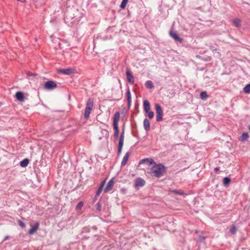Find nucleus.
<instances>
[{"label":"nucleus","mask_w":250,"mask_h":250,"mask_svg":"<svg viewBox=\"0 0 250 250\" xmlns=\"http://www.w3.org/2000/svg\"><path fill=\"white\" fill-rule=\"evenodd\" d=\"M151 168V173L152 176L160 177L166 172L167 167L162 164H157L155 162Z\"/></svg>","instance_id":"nucleus-1"},{"label":"nucleus","mask_w":250,"mask_h":250,"mask_svg":"<svg viewBox=\"0 0 250 250\" xmlns=\"http://www.w3.org/2000/svg\"><path fill=\"white\" fill-rule=\"evenodd\" d=\"M93 99L92 98L89 99L87 101L86 107L85 108V112L84 114L85 119H88L89 118V115L93 108Z\"/></svg>","instance_id":"nucleus-2"},{"label":"nucleus","mask_w":250,"mask_h":250,"mask_svg":"<svg viewBox=\"0 0 250 250\" xmlns=\"http://www.w3.org/2000/svg\"><path fill=\"white\" fill-rule=\"evenodd\" d=\"M150 104L148 101L145 100L144 101V109L146 114H147L148 117L151 119L154 117V112L150 111Z\"/></svg>","instance_id":"nucleus-3"},{"label":"nucleus","mask_w":250,"mask_h":250,"mask_svg":"<svg viewBox=\"0 0 250 250\" xmlns=\"http://www.w3.org/2000/svg\"><path fill=\"white\" fill-rule=\"evenodd\" d=\"M155 109L156 113V121L158 122L163 121V112L161 105L159 104H155Z\"/></svg>","instance_id":"nucleus-4"},{"label":"nucleus","mask_w":250,"mask_h":250,"mask_svg":"<svg viewBox=\"0 0 250 250\" xmlns=\"http://www.w3.org/2000/svg\"><path fill=\"white\" fill-rule=\"evenodd\" d=\"M57 87L56 82L53 81H49L46 82L44 85V88L46 90H51L54 89Z\"/></svg>","instance_id":"nucleus-5"},{"label":"nucleus","mask_w":250,"mask_h":250,"mask_svg":"<svg viewBox=\"0 0 250 250\" xmlns=\"http://www.w3.org/2000/svg\"><path fill=\"white\" fill-rule=\"evenodd\" d=\"M169 34L170 36L175 40V41L178 42L180 43L183 42V39L178 36L176 31L171 29L169 32Z\"/></svg>","instance_id":"nucleus-6"},{"label":"nucleus","mask_w":250,"mask_h":250,"mask_svg":"<svg viewBox=\"0 0 250 250\" xmlns=\"http://www.w3.org/2000/svg\"><path fill=\"white\" fill-rule=\"evenodd\" d=\"M124 129H123L122 132L119 139V146L118 148V155H120L123 146L124 140Z\"/></svg>","instance_id":"nucleus-7"},{"label":"nucleus","mask_w":250,"mask_h":250,"mask_svg":"<svg viewBox=\"0 0 250 250\" xmlns=\"http://www.w3.org/2000/svg\"><path fill=\"white\" fill-rule=\"evenodd\" d=\"M58 72L65 75H70L74 73L75 69L71 68H68L66 69H60Z\"/></svg>","instance_id":"nucleus-8"},{"label":"nucleus","mask_w":250,"mask_h":250,"mask_svg":"<svg viewBox=\"0 0 250 250\" xmlns=\"http://www.w3.org/2000/svg\"><path fill=\"white\" fill-rule=\"evenodd\" d=\"M154 163H155V162L153 159L151 158H146L140 161L139 163V165H140L141 164H146V165L149 166L151 164H154Z\"/></svg>","instance_id":"nucleus-9"},{"label":"nucleus","mask_w":250,"mask_h":250,"mask_svg":"<svg viewBox=\"0 0 250 250\" xmlns=\"http://www.w3.org/2000/svg\"><path fill=\"white\" fill-rule=\"evenodd\" d=\"M145 184L146 182L144 179L141 178H138L136 180L134 186L136 188L137 187H143Z\"/></svg>","instance_id":"nucleus-10"},{"label":"nucleus","mask_w":250,"mask_h":250,"mask_svg":"<svg viewBox=\"0 0 250 250\" xmlns=\"http://www.w3.org/2000/svg\"><path fill=\"white\" fill-rule=\"evenodd\" d=\"M114 184V182L113 179H110L104 189V192L106 193L111 190L113 187Z\"/></svg>","instance_id":"nucleus-11"},{"label":"nucleus","mask_w":250,"mask_h":250,"mask_svg":"<svg viewBox=\"0 0 250 250\" xmlns=\"http://www.w3.org/2000/svg\"><path fill=\"white\" fill-rule=\"evenodd\" d=\"M40 223L37 222L36 223L34 226H32L31 228L29 230L28 233L30 235L34 234L38 229L39 227Z\"/></svg>","instance_id":"nucleus-12"},{"label":"nucleus","mask_w":250,"mask_h":250,"mask_svg":"<svg viewBox=\"0 0 250 250\" xmlns=\"http://www.w3.org/2000/svg\"><path fill=\"white\" fill-rule=\"evenodd\" d=\"M126 76L128 82L131 84H133L134 83V78L129 70L126 71Z\"/></svg>","instance_id":"nucleus-13"},{"label":"nucleus","mask_w":250,"mask_h":250,"mask_svg":"<svg viewBox=\"0 0 250 250\" xmlns=\"http://www.w3.org/2000/svg\"><path fill=\"white\" fill-rule=\"evenodd\" d=\"M16 98L20 102H23L25 99L23 93L21 91H19L16 93Z\"/></svg>","instance_id":"nucleus-14"},{"label":"nucleus","mask_w":250,"mask_h":250,"mask_svg":"<svg viewBox=\"0 0 250 250\" xmlns=\"http://www.w3.org/2000/svg\"><path fill=\"white\" fill-rule=\"evenodd\" d=\"M126 95V97H127L128 106L129 107V106H130L131 104V92H130L129 87L127 88Z\"/></svg>","instance_id":"nucleus-15"},{"label":"nucleus","mask_w":250,"mask_h":250,"mask_svg":"<svg viewBox=\"0 0 250 250\" xmlns=\"http://www.w3.org/2000/svg\"><path fill=\"white\" fill-rule=\"evenodd\" d=\"M120 119V113L119 112H116L113 118V126H118V123Z\"/></svg>","instance_id":"nucleus-16"},{"label":"nucleus","mask_w":250,"mask_h":250,"mask_svg":"<svg viewBox=\"0 0 250 250\" xmlns=\"http://www.w3.org/2000/svg\"><path fill=\"white\" fill-rule=\"evenodd\" d=\"M144 129L147 131L150 130V122L147 119H145L143 122Z\"/></svg>","instance_id":"nucleus-17"},{"label":"nucleus","mask_w":250,"mask_h":250,"mask_svg":"<svg viewBox=\"0 0 250 250\" xmlns=\"http://www.w3.org/2000/svg\"><path fill=\"white\" fill-rule=\"evenodd\" d=\"M30 160L28 158H25L20 162V166L22 167H25L28 166Z\"/></svg>","instance_id":"nucleus-18"},{"label":"nucleus","mask_w":250,"mask_h":250,"mask_svg":"<svg viewBox=\"0 0 250 250\" xmlns=\"http://www.w3.org/2000/svg\"><path fill=\"white\" fill-rule=\"evenodd\" d=\"M230 181L231 180L230 178L228 177H225L223 179V182L224 186L225 187H228L229 185Z\"/></svg>","instance_id":"nucleus-19"},{"label":"nucleus","mask_w":250,"mask_h":250,"mask_svg":"<svg viewBox=\"0 0 250 250\" xmlns=\"http://www.w3.org/2000/svg\"><path fill=\"white\" fill-rule=\"evenodd\" d=\"M113 128L114 130V137L115 139H117L119 136V129L118 126H113Z\"/></svg>","instance_id":"nucleus-20"},{"label":"nucleus","mask_w":250,"mask_h":250,"mask_svg":"<svg viewBox=\"0 0 250 250\" xmlns=\"http://www.w3.org/2000/svg\"><path fill=\"white\" fill-rule=\"evenodd\" d=\"M249 137L248 133L244 132L240 137V140L241 141H244L247 140Z\"/></svg>","instance_id":"nucleus-21"},{"label":"nucleus","mask_w":250,"mask_h":250,"mask_svg":"<svg viewBox=\"0 0 250 250\" xmlns=\"http://www.w3.org/2000/svg\"><path fill=\"white\" fill-rule=\"evenodd\" d=\"M104 183H105L104 181L102 183L101 186L99 187V188H98V190L97 191V192L96 193V196H99L101 193L102 190H103V187L104 186Z\"/></svg>","instance_id":"nucleus-22"},{"label":"nucleus","mask_w":250,"mask_h":250,"mask_svg":"<svg viewBox=\"0 0 250 250\" xmlns=\"http://www.w3.org/2000/svg\"><path fill=\"white\" fill-rule=\"evenodd\" d=\"M240 22H241L240 20L239 19H235L233 20L232 21V23H233V24H234L237 27H239L240 26V25H241Z\"/></svg>","instance_id":"nucleus-23"},{"label":"nucleus","mask_w":250,"mask_h":250,"mask_svg":"<svg viewBox=\"0 0 250 250\" xmlns=\"http://www.w3.org/2000/svg\"><path fill=\"white\" fill-rule=\"evenodd\" d=\"M170 191L172 193H173L176 195H182L184 194V192L182 190H180L173 189V190H170Z\"/></svg>","instance_id":"nucleus-24"},{"label":"nucleus","mask_w":250,"mask_h":250,"mask_svg":"<svg viewBox=\"0 0 250 250\" xmlns=\"http://www.w3.org/2000/svg\"><path fill=\"white\" fill-rule=\"evenodd\" d=\"M200 98L202 99V100H206L208 96L207 95V93L206 91H203L201 93H200Z\"/></svg>","instance_id":"nucleus-25"},{"label":"nucleus","mask_w":250,"mask_h":250,"mask_svg":"<svg viewBox=\"0 0 250 250\" xmlns=\"http://www.w3.org/2000/svg\"><path fill=\"white\" fill-rule=\"evenodd\" d=\"M146 86L148 88H152L154 85L151 81H147L145 83Z\"/></svg>","instance_id":"nucleus-26"},{"label":"nucleus","mask_w":250,"mask_h":250,"mask_svg":"<svg viewBox=\"0 0 250 250\" xmlns=\"http://www.w3.org/2000/svg\"><path fill=\"white\" fill-rule=\"evenodd\" d=\"M229 231L232 234H236V231H237V228L235 225H233L231 226V227L229 229Z\"/></svg>","instance_id":"nucleus-27"},{"label":"nucleus","mask_w":250,"mask_h":250,"mask_svg":"<svg viewBox=\"0 0 250 250\" xmlns=\"http://www.w3.org/2000/svg\"><path fill=\"white\" fill-rule=\"evenodd\" d=\"M244 92L247 94H249L250 93V83L246 85L244 89Z\"/></svg>","instance_id":"nucleus-28"},{"label":"nucleus","mask_w":250,"mask_h":250,"mask_svg":"<svg viewBox=\"0 0 250 250\" xmlns=\"http://www.w3.org/2000/svg\"><path fill=\"white\" fill-rule=\"evenodd\" d=\"M128 1V0H123L121 4H120V7L122 9H124L126 6V4Z\"/></svg>","instance_id":"nucleus-29"},{"label":"nucleus","mask_w":250,"mask_h":250,"mask_svg":"<svg viewBox=\"0 0 250 250\" xmlns=\"http://www.w3.org/2000/svg\"><path fill=\"white\" fill-rule=\"evenodd\" d=\"M129 157H123V159L121 163V167L124 166L127 163Z\"/></svg>","instance_id":"nucleus-30"},{"label":"nucleus","mask_w":250,"mask_h":250,"mask_svg":"<svg viewBox=\"0 0 250 250\" xmlns=\"http://www.w3.org/2000/svg\"><path fill=\"white\" fill-rule=\"evenodd\" d=\"M83 206V203L82 202H80L76 207V209H81Z\"/></svg>","instance_id":"nucleus-31"},{"label":"nucleus","mask_w":250,"mask_h":250,"mask_svg":"<svg viewBox=\"0 0 250 250\" xmlns=\"http://www.w3.org/2000/svg\"><path fill=\"white\" fill-rule=\"evenodd\" d=\"M96 209L100 211L102 209V206L100 202H98L96 204Z\"/></svg>","instance_id":"nucleus-32"},{"label":"nucleus","mask_w":250,"mask_h":250,"mask_svg":"<svg viewBox=\"0 0 250 250\" xmlns=\"http://www.w3.org/2000/svg\"><path fill=\"white\" fill-rule=\"evenodd\" d=\"M18 224L22 228H24L25 227V224L21 220H18Z\"/></svg>","instance_id":"nucleus-33"},{"label":"nucleus","mask_w":250,"mask_h":250,"mask_svg":"<svg viewBox=\"0 0 250 250\" xmlns=\"http://www.w3.org/2000/svg\"><path fill=\"white\" fill-rule=\"evenodd\" d=\"M27 75L28 76H29V77L33 76H37V74H36V73H31V72H29V71L27 72Z\"/></svg>","instance_id":"nucleus-34"},{"label":"nucleus","mask_w":250,"mask_h":250,"mask_svg":"<svg viewBox=\"0 0 250 250\" xmlns=\"http://www.w3.org/2000/svg\"><path fill=\"white\" fill-rule=\"evenodd\" d=\"M210 49L212 50L213 52H214L215 51H217V48L214 47L213 46H209Z\"/></svg>","instance_id":"nucleus-35"},{"label":"nucleus","mask_w":250,"mask_h":250,"mask_svg":"<svg viewBox=\"0 0 250 250\" xmlns=\"http://www.w3.org/2000/svg\"><path fill=\"white\" fill-rule=\"evenodd\" d=\"M130 155V154L129 152H127L125 153V156H129Z\"/></svg>","instance_id":"nucleus-36"},{"label":"nucleus","mask_w":250,"mask_h":250,"mask_svg":"<svg viewBox=\"0 0 250 250\" xmlns=\"http://www.w3.org/2000/svg\"><path fill=\"white\" fill-rule=\"evenodd\" d=\"M219 167H215V168H214V171H218L219 170Z\"/></svg>","instance_id":"nucleus-37"},{"label":"nucleus","mask_w":250,"mask_h":250,"mask_svg":"<svg viewBox=\"0 0 250 250\" xmlns=\"http://www.w3.org/2000/svg\"><path fill=\"white\" fill-rule=\"evenodd\" d=\"M9 238V236H6L4 239V241L7 240Z\"/></svg>","instance_id":"nucleus-38"},{"label":"nucleus","mask_w":250,"mask_h":250,"mask_svg":"<svg viewBox=\"0 0 250 250\" xmlns=\"http://www.w3.org/2000/svg\"><path fill=\"white\" fill-rule=\"evenodd\" d=\"M196 57L198 58H200L201 56L200 55H197Z\"/></svg>","instance_id":"nucleus-39"},{"label":"nucleus","mask_w":250,"mask_h":250,"mask_svg":"<svg viewBox=\"0 0 250 250\" xmlns=\"http://www.w3.org/2000/svg\"><path fill=\"white\" fill-rule=\"evenodd\" d=\"M217 53H218V54L219 56H220V55H221V54H220V52H217Z\"/></svg>","instance_id":"nucleus-40"},{"label":"nucleus","mask_w":250,"mask_h":250,"mask_svg":"<svg viewBox=\"0 0 250 250\" xmlns=\"http://www.w3.org/2000/svg\"><path fill=\"white\" fill-rule=\"evenodd\" d=\"M249 130H250V127H249Z\"/></svg>","instance_id":"nucleus-41"}]
</instances>
